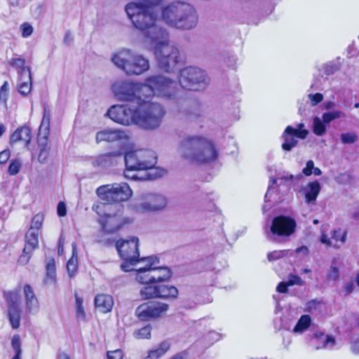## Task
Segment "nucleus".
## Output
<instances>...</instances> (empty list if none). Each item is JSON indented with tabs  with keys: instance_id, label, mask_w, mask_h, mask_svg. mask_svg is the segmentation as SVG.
I'll use <instances>...</instances> for the list:
<instances>
[{
	"instance_id": "f257e3e1",
	"label": "nucleus",
	"mask_w": 359,
	"mask_h": 359,
	"mask_svg": "<svg viewBox=\"0 0 359 359\" xmlns=\"http://www.w3.org/2000/svg\"><path fill=\"white\" fill-rule=\"evenodd\" d=\"M97 194L104 202L93 207L101 218L99 223L102 229L108 233H113L128 222V218L123 217V207L121 201L128 200L133 191L127 183H114L101 186L97 189Z\"/></svg>"
},
{
	"instance_id": "f03ea898",
	"label": "nucleus",
	"mask_w": 359,
	"mask_h": 359,
	"mask_svg": "<svg viewBox=\"0 0 359 359\" xmlns=\"http://www.w3.org/2000/svg\"><path fill=\"white\" fill-rule=\"evenodd\" d=\"M163 0H140L126 5L125 11L133 26L141 32L145 42L156 41L168 35L166 30L156 25Z\"/></svg>"
},
{
	"instance_id": "7ed1b4c3",
	"label": "nucleus",
	"mask_w": 359,
	"mask_h": 359,
	"mask_svg": "<svg viewBox=\"0 0 359 359\" xmlns=\"http://www.w3.org/2000/svg\"><path fill=\"white\" fill-rule=\"evenodd\" d=\"M178 153L191 162L205 164L213 162L218 154L213 142L202 136H187L180 143Z\"/></svg>"
},
{
	"instance_id": "20e7f679",
	"label": "nucleus",
	"mask_w": 359,
	"mask_h": 359,
	"mask_svg": "<svg viewBox=\"0 0 359 359\" xmlns=\"http://www.w3.org/2000/svg\"><path fill=\"white\" fill-rule=\"evenodd\" d=\"M162 20L169 27L182 30L194 28L198 23V15L191 4L180 1L171 2L160 8Z\"/></svg>"
},
{
	"instance_id": "39448f33",
	"label": "nucleus",
	"mask_w": 359,
	"mask_h": 359,
	"mask_svg": "<svg viewBox=\"0 0 359 359\" xmlns=\"http://www.w3.org/2000/svg\"><path fill=\"white\" fill-rule=\"evenodd\" d=\"M124 154V161L126 168L137 170H149L147 174V178L154 180L162 177L165 170L155 168L157 163L156 154L148 149H136L126 151V147L122 153Z\"/></svg>"
},
{
	"instance_id": "423d86ee",
	"label": "nucleus",
	"mask_w": 359,
	"mask_h": 359,
	"mask_svg": "<svg viewBox=\"0 0 359 359\" xmlns=\"http://www.w3.org/2000/svg\"><path fill=\"white\" fill-rule=\"evenodd\" d=\"M149 98L145 97L138 104L136 126L144 130H152L161 126L165 112L161 104L151 102Z\"/></svg>"
},
{
	"instance_id": "0eeeda50",
	"label": "nucleus",
	"mask_w": 359,
	"mask_h": 359,
	"mask_svg": "<svg viewBox=\"0 0 359 359\" xmlns=\"http://www.w3.org/2000/svg\"><path fill=\"white\" fill-rule=\"evenodd\" d=\"M113 63L123 69L128 75H139L149 68V60L140 55L134 54L130 50L123 49L114 55Z\"/></svg>"
},
{
	"instance_id": "6e6552de",
	"label": "nucleus",
	"mask_w": 359,
	"mask_h": 359,
	"mask_svg": "<svg viewBox=\"0 0 359 359\" xmlns=\"http://www.w3.org/2000/svg\"><path fill=\"white\" fill-rule=\"evenodd\" d=\"M168 35L163 39L150 41L160 69L169 72L173 70L179 62V50L168 43Z\"/></svg>"
},
{
	"instance_id": "1a4fd4ad",
	"label": "nucleus",
	"mask_w": 359,
	"mask_h": 359,
	"mask_svg": "<svg viewBox=\"0 0 359 359\" xmlns=\"http://www.w3.org/2000/svg\"><path fill=\"white\" fill-rule=\"evenodd\" d=\"M112 91L115 98L121 102H130L138 105L145 97L149 88L134 82L121 81L112 86Z\"/></svg>"
},
{
	"instance_id": "9d476101",
	"label": "nucleus",
	"mask_w": 359,
	"mask_h": 359,
	"mask_svg": "<svg viewBox=\"0 0 359 359\" xmlns=\"http://www.w3.org/2000/svg\"><path fill=\"white\" fill-rule=\"evenodd\" d=\"M138 241L137 237L133 236L129 240H118L116 243V248L123 260L121 269L125 272L133 271L132 266L140 262Z\"/></svg>"
},
{
	"instance_id": "9b49d317",
	"label": "nucleus",
	"mask_w": 359,
	"mask_h": 359,
	"mask_svg": "<svg viewBox=\"0 0 359 359\" xmlns=\"http://www.w3.org/2000/svg\"><path fill=\"white\" fill-rule=\"evenodd\" d=\"M144 86L149 88V91L146 93L147 97L156 95L158 97L173 99L177 93V83L168 77L158 75L148 77Z\"/></svg>"
},
{
	"instance_id": "f8f14e48",
	"label": "nucleus",
	"mask_w": 359,
	"mask_h": 359,
	"mask_svg": "<svg viewBox=\"0 0 359 359\" xmlns=\"http://www.w3.org/2000/svg\"><path fill=\"white\" fill-rule=\"evenodd\" d=\"M296 222L294 219L284 215L273 218L269 227H265L266 238L274 242H280L282 238L289 237L294 233L296 229Z\"/></svg>"
},
{
	"instance_id": "ddd939ff",
	"label": "nucleus",
	"mask_w": 359,
	"mask_h": 359,
	"mask_svg": "<svg viewBox=\"0 0 359 359\" xmlns=\"http://www.w3.org/2000/svg\"><path fill=\"white\" fill-rule=\"evenodd\" d=\"M179 83L184 89L198 91L208 86L209 79L205 72L200 68L187 67L180 71Z\"/></svg>"
},
{
	"instance_id": "4468645a",
	"label": "nucleus",
	"mask_w": 359,
	"mask_h": 359,
	"mask_svg": "<svg viewBox=\"0 0 359 359\" xmlns=\"http://www.w3.org/2000/svg\"><path fill=\"white\" fill-rule=\"evenodd\" d=\"M137 113L138 105L131 108L127 104H117L111 106L107 111V115L112 121L123 126L136 125Z\"/></svg>"
},
{
	"instance_id": "2eb2a0df",
	"label": "nucleus",
	"mask_w": 359,
	"mask_h": 359,
	"mask_svg": "<svg viewBox=\"0 0 359 359\" xmlns=\"http://www.w3.org/2000/svg\"><path fill=\"white\" fill-rule=\"evenodd\" d=\"M144 201L137 207V210L142 212H156L163 210L168 205V198L161 194L150 193L144 196Z\"/></svg>"
},
{
	"instance_id": "dca6fc26",
	"label": "nucleus",
	"mask_w": 359,
	"mask_h": 359,
	"mask_svg": "<svg viewBox=\"0 0 359 359\" xmlns=\"http://www.w3.org/2000/svg\"><path fill=\"white\" fill-rule=\"evenodd\" d=\"M128 141L126 134L117 129H104L100 130L96 134V142H107L110 143H116L119 148L118 151H123L126 144Z\"/></svg>"
},
{
	"instance_id": "f3484780",
	"label": "nucleus",
	"mask_w": 359,
	"mask_h": 359,
	"mask_svg": "<svg viewBox=\"0 0 359 359\" xmlns=\"http://www.w3.org/2000/svg\"><path fill=\"white\" fill-rule=\"evenodd\" d=\"M168 309V304H167L159 302H151L139 306L136 309L135 313L140 320H148L160 316Z\"/></svg>"
},
{
	"instance_id": "a211bd4d",
	"label": "nucleus",
	"mask_w": 359,
	"mask_h": 359,
	"mask_svg": "<svg viewBox=\"0 0 359 359\" xmlns=\"http://www.w3.org/2000/svg\"><path fill=\"white\" fill-rule=\"evenodd\" d=\"M39 232L35 230H28L25 234V245L22 254L18 259V262L21 264H26L31 256L32 252L39 247Z\"/></svg>"
},
{
	"instance_id": "6ab92c4d",
	"label": "nucleus",
	"mask_w": 359,
	"mask_h": 359,
	"mask_svg": "<svg viewBox=\"0 0 359 359\" xmlns=\"http://www.w3.org/2000/svg\"><path fill=\"white\" fill-rule=\"evenodd\" d=\"M140 262L146 263V265L136 270V280L142 284H153L151 267L159 263V259L156 256H149L141 258Z\"/></svg>"
},
{
	"instance_id": "aec40b11",
	"label": "nucleus",
	"mask_w": 359,
	"mask_h": 359,
	"mask_svg": "<svg viewBox=\"0 0 359 359\" xmlns=\"http://www.w3.org/2000/svg\"><path fill=\"white\" fill-rule=\"evenodd\" d=\"M320 190L321 186L320 182L318 180H314L304 186H302L299 190V194L304 196L306 204L313 205L316 203V199Z\"/></svg>"
},
{
	"instance_id": "412c9836",
	"label": "nucleus",
	"mask_w": 359,
	"mask_h": 359,
	"mask_svg": "<svg viewBox=\"0 0 359 359\" xmlns=\"http://www.w3.org/2000/svg\"><path fill=\"white\" fill-rule=\"evenodd\" d=\"M26 309L29 313H36L39 309V302L32 287L27 284L24 286Z\"/></svg>"
},
{
	"instance_id": "4be33fe9",
	"label": "nucleus",
	"mask_w": 359,
	"mask_h": 359,
	"mask_svg": "<svg viewBox=\"0 0 359 359\" xmlns=\"http://www.w3.org/2000/svg\"><path fill=\"white\" fill-rule=\"evenodd\" d=\"M32 139L31 129L26 126L18 128L11 136V143H16L22 141L26 146Z\"/></svg>"
},
{
	"instance_id": "5701e85b",
	"label": "nucleus",
	"mask_w": 359,
	"mask_h": 359,
	"mask_svg": "<svg viewBox=\"0 0 359 359\" xmlns=\"http://www.w3.org/2000/svg\"><path fill=\"white\" fill-rule=\"evenodd\" d=\"M95 305L101 312H109L111 310L114 305L113 298L109 294H97L95 298Z\"/></svg>"
},
{
	"instance_id": "b1692460",
	"label": "nucleus",
	"mask_w": 359,
	"mask_h": 359,
	"mask_svg": "<svg viewBox=\"0 0 359 359\" xmlns=\"http://www.w3.org/2000/svg\"><path fill=\"white\" fill-rule=\"evenodd\" d=\"M19 93L22 95H27L32 88V76L30 69L24 70L22 76H20L18 81Z\"/></svg>"
},
{
	"instance_id": "393cba45",
	"label": "nucleus",
	"mask_w": 359,
	"mask_h": 359,
	"mask_svg": "<svg viewBox=\"0 0 359 359\" xmlns=\"http://www.w3.org/2000/svg\"><path fill=\"white\" fill-rule=\"evenodd\" d=\"M154 283H160L169 279L171 276V271L168 267H157L156 264L151 267Z\"/></svg>"
},
{
	"instance_id": "a878e982",
	"label": "nucleus",
	"mask_w": 359,
	"mask_h": 359,
	"mask_svg": "<svg viewBox=\"0 0 359 359\" xmlns=\"http://www.w3.org/2000/svg\"><path fill=\"white\" fill-rule=\"evenodd\" d=\"M4 297L8 304V310L20 309V294L19 290L5 292Z\"/></svg>"
},
{
	"instance_id": "bb28decb",
	"label": "nucleus",
	"mask_w": 359,
	"mask_h": 359,
	"mask_svg": "<svg viewBox=\"0 0 359 359\" xmlns=\"http://www.w3.org/2000/svg\"><path fill=\"white\" fill-rule=\"evenodd\" d=\"M48 133H45L43 137L39 136L38 144L40 148L38 160L41 163H44L49 155V151L47 148V138Z\"/></svg>"
},
{
	"instance_id": "cd10ccee",
	"label": "nucleus",
	"mask_w": 359,
	"mask_h": 359,
	"mask_svg": "<svg viewBox=\"0 0 359 359\" xmlns=\"http://www.w3.org/2000/svg\"><path fill=\"white\" fill-rule=\"evenodd\" d=\"M72 255L67 263V270L70 278H73L77 271L78 257L76 251V245L75 243L72 244Z\"/></svg>"
},
{
	"instance_id": "c85d7f7f",
	"label": "nucleus",
	"mask_w": 359,
	"mask_h": 359,
	"mask_svg": "<svg viewBox=\"0 0 359 359\" xmlns=\"http://www.w3.org/2000/svg\"><path fill=\"white\" fill-rule=\"evenodd\" d=\"M158 298L175 299L178 294L177 289L172 285H158Z\"/></svg>"
},
{
	"instance_id": "c756f323",
	"label": "nucleus",
	"mask_w": 359,
	"mask_h": 359,
	"mask_svg": "<svg viewBox=\"0 0 359 359\" xmlns=\"http://www.w3.org/2000/svg\"><path fill=\"white\" fill-rule=\"evenodd\" d=\"M311 324V318L309 315H302L297 322L292 332L296 334H302L305 332Z\"/></svg>"
},
{
	"instance_id": "7c9ffc66",
	"label": "nucleus",
	"mask_w": 359,
	"mask_h": 359,
	"mask_svg": "<svg viewBox=\"0 0 359 359\" xmlns=\"http://www.w3.org/2000/svg\"><path fill=\"white\" fill-rule=\"evenodd\" d=\"M121 151H115L102 155L97 158L96 163L97 165L102 168H107L110 166L112 162V158L116 156H121L122 155Z\"/></svg>"
},
{
	"instance_id": "2f4dec72",
	"label": "nucleus",
	"mask_w": 359,
	"mask_h": 359,
	"mask_svg": "<svg viewBox=\"0 0 359 359\" xmlns=\"http://www.w3.org/2000/svg\"><path fill=\"white\" fill-rule=\"evenodd\" d=\"M170 346L169 342L163 341L157 348L149 351L145 359H158L168 351Z\"/></svg>"
},
{
	"instance_id": "473e14b6",
	"label": "nucleus",
	"mask_w": 359,
	"mask_h": 359,
	"mask_svg": "<svg viewBox=\"0 0 359 359\" xmlns=\"http://www.w3.org/2000/svg\"><path fill=\"white\" fill-rule=\"evenodd\" d=\"M282 137L284 140V142L282 144V149L285 151H290L297 144V137L293 134L286 133V128L282 135Z\"/></svg>"
},
{
	"instance_id": "72a5a7b5",
	"label": "nucleus",
	"mask_w": 359,
	"mask_h": 359,
	"mask_svg": "<svg viewBox=\"0 0 359 359\" xmlns=\"http://www.w3.org/2000/svg\"><path fill=\"white\" fill-rule=\"evenodd\" d=\"M147 285L140 290V296L144 299L158 298V285H153L152 284H147Z\"/></svg>"
},
{
	"instance_id": "f704fd0d",
	"label": "nucleus",
	"mask_w": 359,
	"mask_h": 359,
	"mask_svg": "<svg viewBox=\"0 0 359 359\" xmlns=\"http://www.w3.org/2000/svg\"><path fill=\"white\" fill-rule=\"evenodd\" d=\"M286 133L293 134L298 138L304 140L307 137L309 130L304 129V124L303 123H300L297 125V128H294L291 126H287Z\"/></svg>"
},
{
	"instance_id": "c9c22d12",
	"label": "nucleus",
	"mask_w": 359,
	"mask_h": 359,
	"mask_svg": "<svg viewBox=\"0 0 359 359\" xmlns=\"http://www.w3.org/2000/svg\"><path fill=\"white\" fill-rule=\"evenodd\" d=\"M313 133L317 136H323L327 131V124L318 116L313 119Z\"/></svg>"
},
{
	"instance_id": "e433bc0d",
	"label": "nucleus",
	"mask_w": 359,
	"mask_h": 359,
	"mask_svg": "<svg viewBox=\"0 0 359 359\" xmlns=\"http://www.w3.org/2000/svg\"><path fill=\"white\" fill-rule=\"evenodd\" d=\"M341 67L340 57H338L336 60L330 61L325 63L323 69L326 75H332L339 70Z\"/></svg>"
},
{
	"instance_id": "4c0bfd02",
	"label": "nucleus",
	"mask_w": 359,
	"mask_h": 359,
	"mask_svg": "<svg viewBox=\"0 0 359 359\" xmlns=\"http://www.w3.org/2000/svg\"><path fill=\"white\" fill-rule=\"evenodd\" d=\"M303 178V176L302 174H299L296 176L293 175H290L288 177L287 176H283L278 179H276V178H271L270 180V184L268 187V190L265 194V198H268V196L271 194V192L273 191L274 188L273 187V185L276 184L277 183V181L279 180H296L297 181H299L301 180Z\"/></svg>"
},
{
	"instance_id": "58836bf2",
	"label": "nucleus",
	"mask_w": 359,
	"mask_h": 359,
	"mask_svg": "<svg viewBox=\"0 0 359 359\" xmlns=\"http://www.w3.org/2000/svg\"><path fill=\"white\" fill-rule=\"evenodd\" d=\"M20 309L8 310V319L13 329H18L20 327Z\"/></svg>"
},
{
	"instance_id": "ea45409f",
	"label": "nucleus",
	"mask_w": 359,
	"mask_h": 359,
	"mask_svg": "<svg viewBox=\"0 0 359 359\" xmlns=\"http://www.w3.org/2000/svg\"><path fill=\"white\" fill-rule=\"evenodd\" d=\"M341 117H346V114L340 110H335L323 113L321 118L326 124H329L332 121Z\"/></svg>"
},
{
	"instance_id": "a19ab883",
	"label": "nucleus",
	"mask_w": 359,
	"mask_h": 359,
	"mask_svg": "<svg viewBox=\"0 0 359 359\" xmlns=\"http://www.w3.org/2000/svg\"><path fill=\"white\" fill-rule=\"evenodd\" d=\"M22 165V162L19 158H15L11 161L8 172L10 175H16L19 172Z\"/></svg>"
},
{
	"instance_id": "79ce46f5",
	"label": "nucleus",
	"mask_w": 359,
	"mask_h": 359,
	"mask_svg": "<svg viewBox=\"0 0 359 359\" xmlns=\"http://www.w3.org/2000/svg\"><path fill=\"white\" fill-rule=\"evenodd\" d=\"M10 64L12 67H14L18 69V74L20 76H22L24 70L30 69L29 67H25V60L22 58H13L11 59Z\"/></svg>"
},
{
	"instance_id": "37998d69",
	"label": "nucleus",
	"mask_w": 359,
	"mask_h": 359,
	"mask_svg": "<svg viewBox=\"0 0 359 359\" xmlns=\"http://www.w3.org/2000/svg\"><path fill=\"white\" fill-rule=\"evenodd\" d=\"M50 121V111L48 107H44L43 116L42 121L39 128V132L41 133V130L44 128L45 130H48ZM41 133H39V136H41Z\"/></svg>"
},
{
	"instance_id": "c03bdc74",
	"label": "nucleus",
	"mask_w": 359,
	"mask_h": 359,
	"mask_svg": "<svg viewBox=\"0 0 359 359\" xmlns=\"http://www.w3.org/2000/svg\"><path fill=\"white\" fill-rule=\"evenodd\" d=\"M319 338L323 343L322 348H323L332 349L335 345V339L331 335L320 334Z\"/></svg>"
},
{
	"instance_id": "a18cd8bd",
	"label": "nucleus",
	"mask_w": 359,
	"mask_h": 359,
	"mask_svg": "<svg viewBox=\"0 0 359 359\" xmlns=\"http://www.w3.org/2000/svg\"><path fill=\"white\" fill-rule=\"evenodd\" d=\"M151 326L147 325L136 330L133 334L137 339H149L151 337Z\"/></svg>"
},
{
	"instance_id": "49530a36",
	"label": "nucleus",
	"mask_w": 359,
	"mask_h": 359,
	"mask_svg": "<svg viewBox=\"0 0 359 359\" xmlns=\"http://www.w3.org/2000/svg\"><path fill=\"white\" fill-rule=\"evenodd\" d=\"M56 277L55 259H51L46 264V278L54 280Z\"/></svg>"
},
{
	"instance_id": "de8ad7c7",
	"label": "nucleus",
	"mask_w": 359,
	"mask_h": 359,
	"mask_svg": "<svg viewBox=\"0 0 359 359\" xmlns=\"http://www.w3.org/2000/svg\"><path fill=\"white\" fill-rule=\"evenodd\" d=\"M43 215L38 213L32 218L31 226L29 230H36L39 232V229L41 227L43 221Z\"/></svg>"
},
{
	"instance_id": "09e8293b",
	"label": "nucleus",
	"mask_w": 359,
	"mask_h": 359,
	"mask_svg": "<svg viewBox=\"0 0 359 359\" xmlns=\"http://www.w3.org/2000/svg\"><path fill=\"white\" fill-rule=\"evenodd\" d=\"M135 171H138L137 169H129V168L126 167V170L124 171V176L128 179H131L133 180H150L147 178V175L144 176H138L136 173H134Z\"/></svg>"
},
{
	"instance_id": "8fccbe9b",
	"label": "nucleus",
	"mask_w": 359,
	"mask_h": 359,
	"mask_svg": "<svg viewBox=\"0 0 359 359\" xmlns=\"http://www.w3.org/2000/svg\"><path fill=\"white\" fill-rule=\"evenodd\" d=\"M12 347L14 349L15 354L14 356H18V358H20L22 350H21V341L20 337L18 334H15L12 338L11 341Z\"/></svg>"
},
{
	"instance_id": "3c124183",
	"label": "nucleus",
	"mask_w": 359,
	"mask_h": 359,
	"mask_svg": "<svg viewBox=\"0 0 359 359\" xmlns=\"http://www.w3.org/2000/svg\"><path fill=\"white\" fill-rule=\"evenodd\" d=\"M321 301L316 299L309 301L306 304L305 311L312 313L320 309Z\"/></svg>"
},
{
	"instance_id": "603ef678",
	"label": "nucleus",
	"mask_w": 359,
	"mask_h": 359,
	"mask_svg": "<svg viewBox=\"0 0 359 359\" xmlns=\"http://www.w3.org/2000/svg\"><path fill=\"white\" fill-rule=\"evenodd\" d=\"M8 81H5L0 88V102L3 103L5 106L6 105V102L8 97Z\"/></svg>"
},
{
	"instance_id": "864d4df0",
	"label": "nucleus",
	"mask_w": 359,
	"mask_h": 359,
	"mask_svg": "<svg viewBox=\"0 0 359 359\" xmlns=\"http://www.w3.org/2000/svg\"><path fill=\"white\" fill-rule=\"evenodd\" d=\"M341 140L343 144H353L354 143L357 139L358 136L355 133H344L340 135Z\"/></svg>"
},
{
	"instance_id": "5fc2aeb1",
	"label": "nucleus",
	"mask_w": 359,
	"mask_h": 359,
	"mask_svg": "<svg viewBox=\"0 0 359 359\" xmlns=\"http://www.w3.org/2000/svg\"><path fill=\"white\" fill-rule=\"evenodd\" d=\"M221 339V334L215 331H210L205 336V340L210 346Z\"/></svg>"
},
{
	"instance_id": "6e6d98bb",
	"label": "nucleus",
	"mask_w": 359,
	"mask_h": 359,
	"mask_svg": "<svg viewBox=\"0 0 359 359\" xmlns=\"http://www.w3.org/2000/svg\"><path fill=\"white\" fill-rule=\"evenodd\" d=\"M286 250H275L267 254V259L269 262H273L285 256Z\"/></svg>"
},
{
	"instance_id": "4d7b16f0",
	"label": "nucleus",
	"mask_w": 359,
	"mask_h": 359,
	"mask_svg": "<svg viewBox=\"0 0 359 359\" xmlns=\"http://www.w3.org/2000/svg\"><path fill=\"white\" fill-rule=\"evenodd\" d=\"M346 237V232L342 231L340 229L337 230H333L332 234V239L336 241H340L342 243H345Z\"/></svg>"
},
{
	"instance_id": "13d9d810",
	"label": "nucleus",
	"mask_w": 359,
	"mask_h": 359,
	"mask_svg": "<svg viewBox=\"0 0 359 359\" xmlns=\"http://www.w3.org/2000/svg\"><path fill=\"white\" fill-rule=\"evenodd\" d=\"M308 97L311 101V105L315 107L323 100L324 97L322 93H316L315 94H309Z\"/></svg>"
},
{
	"instance_id": "bf43d9fd",
	"label": "nucleus",
	"mask_w": 359,
	"mask_h": 359,
	"mask_svg": "<svg viewBox=\"0 0 359 359\" xmlns=\"http://www.w3.org/2000/svg\"><path fill=\"white\" fill-rule=\"evenodd\" d=\"M22 36L25 38L29 36L33 32V27L28 23H23L21 25Z\"/></svg>"
},
{
	"instance_id": "052dcab7",
	"label": "nucleus",
	"mask_w": 359,
	"mask_h": 359,
	"mask_svg": "<svg viewBox=\"0 0 359 359\" xmlns=\"http://www.w3.org/2000/svg\"><path fill=\"white\" fill-rule=\"evenodd\" d=\"M123 357V352L121 349L111 351L107 352L108 359H122Z\"/></svg>"
},
{
	"instance_id": "680f3d73",
	"label": "nucleus",
	"mask_w": 359,
	"mask_h": 359,
	"mask_svg": "<svg viewBox=\"0 0 359 359\" xmlns=\"http://www.w3.org/2000/svg\"><path fill=\"white\" fill-rule=\"evenodd\" d=\"M339 277V270L337 266L332 265L327 274V278L331 280H336Z\"/></svg>"
},
{
	"instance_id": "e2e57ef3",
	"label": "nucleus",
	"mask_w": 359,
	"mask_h": 359,
	"mask_svg": "<svg viewBox=\"0 0 359 359\" xmlns=\"http://www.w3.org/2000/svg\"><path fill=\"white\" fill-rule=\"evenodd\" d=\"M313 168L314 163L312 160H309L306 162V167L303 168L302 172L306 176H310L312 175V171Z\"/></svg>"
},
{
	"instance_id": "0e129e2a",
	"label": "nucleus",
	"mask_w": 359,
	"mask_h": 359,
	"mask_svg": "<svg viewBox=\"0 0 359 359\" xmlns=\"http://www.w3.org/2000/svg\"><path fill=\"white\" fill-rule=\"evenodd\" d=\"M287 283H288L289 285H302L303 280L298 276H290L289 277Z\"/></svg>"
},
{
	"instance_id": "69168bd1",
	"label": "nucleus",
	"mask_w": 359,
	"mask_h": 359,
	"mask_svg": "<svg viewBox=\"0 0 359 359\" xmlns=\"http://www.w3.org/2000/svg\"><path fill=\"white\" fill-rule=\"evenodd\" d=\"M57 215L60 217H64L67 214L66 205L64 202L60 201L57 204Z\"/></svg>"
},
{
	"instance_id": "338daca9",
	"label": "nucleus",
	"mask_w": 359,
	"mask_h": 359,
	"mask_svg": "<svg viewBox=\"0 0 359 359\" xmlns=\"http://www.w3.org/2000/svg\"><path fill=\"white\" fill-rule=\"evenodd\" d=\"M76 318L79 320H84L86 313L83 306H76Z\"/></svg>"
},
{
	"instance_id": "774afa93",
	"label": "nucleus",
	"mask_w": 359,
	"mask_h": 359,
	"mask_svg": "<svg viewBox=\"0 0 359 359\" xmlns=\"http://www.w3.org/2000/svg\"><path fill=\"white\" fill-rule=\"evenodd\" d=\"M10 151L8 149L0 152V165L6 163L10 158Z\"/></svg>"
}]
</instances>
